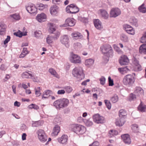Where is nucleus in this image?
<instances>
[{
	"label": "nucleus",
	"instance_id": "f257e3e1",
	"mask_svg": "<svg viewBox=\"0 0 146 146\" xmlns=\"http://www.w3.org/2000/svg\"><path fill=\"white\" fill-rule=\"evenodd\" d=\"M100 49L104 53L103 58L105 62H107L109 60V57L113 56V53L112 47L109 44L104 45L101 46Z\"/></svg>",
	"mask_w": 146,
	"mask_h": 146
},
{
	"label": "nucleus",
	"instance_id": "f03ea898",
	"mask_svg": "<svg viewBox=\"0 0 146 146\" xmlns=\"http://www.w3.org/2000/svg\"><path fill=\"white\" fill-rule=\"evenodd\" d=\"M69 103V101L67 99L61 98L55 101L53 106L57 109L60 110L67 107Z\"/></svg>",
	"mask_w": 146,
	"mask_h": 146
},
{
	"label": "nucleus",
	"instance_id": "7ed1b4c3",
	"mask_svg": "<svg viewBox=\"0 0 146 146\" xmlns=\"http://www.w3.org/2000/svg\"><path fill=\"white\" fill-rule=\"evenodd\" d=\"M72 74L73 76L76 78L78 80L80 81L85 77L83 68L80 66L75 67L72 71Z\"/></svg>",
	"mask_w": 146,
	"mask_h": 146
},
{
	"label": "nucleus",
	"instance_id": "20e7f679",
	"mask_svg": "<svg viewBox=\"0 0 146 146\" xmlns=\"http://www.w3.org/2000/svg\"><path fill=\"white\" fill-rule=\"evenodd\" d=\"M134 77L131 74H129L125 76L123 79V84L128 87L131 86L135 82Z\"/></svg>",
	"mask_w": 146,
	"mask_h": 146
},
{
	"label": "nucleus",
	"instance_id": "39448f33",
	"mask_svg": "<svg viewBox=\"0 0 146 146\" xmlns=\"http://www.w3.org/2000/svg\"><path fill=\"white\" fill-rule=\"evenodd\" d=\"M71 127L74 132L78 134H83L86 131L85 127L80 125L73 124L72 125Z\"/></svg>",
	"mask_w": 146,
	"mask_h": 146
},
{
	"label": "nucleus",
	"instance_id": "423d86ee",
	"mask_svg": "<svg viewBox=\"0 0 146 146\" xmlns=\"http://www.w3.org/2000/svg\"><path fill=\"white\" fill-rule=\"evenodd\" d=\"M36 134L39 140L41 142H45L47 140V137L44 131L40 129L37 131Z\"/></svg>",
	"mask_w": 146,
	"mask_h": 146
},
{
	"label": "nucleus",
	"instance_id": "0eeeda50",
	"mask_svg": "<svg viewBox=\"0 0 146 146\" xmlns=\"http://www.w3.org/2000/svg\"><path fill=\"white\" fill-rule=\"evenodd\" d=\"M69 59L70 61L74 63H80L81 60L80 57L77 55L71 53Z\"/></svg>",
	"mask_w": 146,
	"mask_h": 146
},
{
	"label": "nucleus",
	"instance_id": "6e6552de",
	"mask_svg": "<svg viewBox=\"0 0 146 146\" xmlns=\"http://www.w3.org/2000/svg\"><path fill=\"white\" fill-rule=\"evenodd\" d=\"M51 26L50 27L49 29V32L51 33H52L53 35H52L54 39H57L59 37L60 33L56 31L55 28L52 26V24H50Z\"/></svg>",
	"mask_w": 146,
	"mask_h": 146
},
{
	"label": "nucleus",
	"instance_id": "1a4fd4ad",
	"mask_svg": "<svg viewBox=\"0 0 146 146\" xmlns=\"http://www.w3.org/2000/svg\"><path fill=\"white\" fill-rule=\"evenodd\" d=\"M93 118L94 121L97 123H102L104 121V118L103 117L100 116L98 114L93 115Z\"/></svg>",
	"mask_w": 146,
	"mask_h": 146
},
{
	"label": "nucleus",
	"instance_id": "9d476101",
	"mask_svg": "<svg viewBox=\"0 0 146 146\" xmlns=\"http://www.w3.org/2000/svg\"><path fill=\"white\" fill-rule=\"evenodd\" d=\"M121 13L120 10L118 8H113L111 9L110 12V17H116Z\"/></svg>",
	"mask_w": 146,
	"mask_h": 146
},
{
	"label": "nucleus",
	"instance_id": "9b49d317",
	"mask_svg": "<svg viewBox=\"0 0 146 146\" xmlns=\"http://www.w3.org/2000/svg\"><path fill=\"white\" fill-rule=\"evenodd\" d=\"M75 24V21L73 19L68 18L66 19L65 23L61 25V26L65 27L67 26L72 27Z\"/></svg>",
	"mask_w": 146,
	"mask_h": 146
},
{
	"label": "nucleus",
	"instance_id": "f8f14e48",
	"mask_svg": "<svg viewBox=\"0 0 146 146\" xmlns=\"http://www.w3.org/2000/svg\"><path fill=\"white\" fill-rule=\"evenodd\" d=\"M27 11L31 13H34L37 11V9L35 6L33 4H29L26 6Z\"/></svg>",
	"mask_w": 146,
	"mask_h": 146
},
{
	"label": "nucleus",
	"instance_id": "ddd939ff",
	"mask_svg": "<svg viewBox=\"0 0 146 146\" xmlns=\"http://www.w3.org/2000/svg\"><path fill=\"white\" fill-rule=\"evenodd\" d=\"M133 92L137 97H142L144 95V91L143 89L139 87H136Z\"/></svg>",
	"mask_w": 146,
	"mask_h": 146
},
{
	"label": "nucleus",
	"instance_id": "4468645a",
	"mask_svg": "<svg viewBox=\"0 0 146 146\" xmlns=\"http://www.w3.org/2000/svg\"><path fill=\"white\" fill-rule=\"evenodd\" d=\"M60 41L61 43L67 47L69 46V38L67 35H64L60 38Z\"/></svg>",
	"mask_w": 146,
	"mask_h": 146
},
{
	"label": "nucleus",
	"instance_id": "2eb2a0df",
	"mask_svg": "<svg viewBox=\"0 0 146 146\" xmlns=\"http://www.w3.org/2000/svg\"><path fill=\"white\" fill-rule=\"evenodd\" d=\"M123 28L128 33L131 35H134L135 34V32L134 29L130 25L125 24L123 26Z\"/></svg>",
	"mask_w": 146,
	"mask_h": 146
},
{
	"label": "nucleus",
	"instance_id": "dca6fc26",
	"mask_svg": "<svg viewBox=\"0 0 146 146\" xmlns=\"http://www.w3.org/2000/svg\"><path fill=\"white\" fill-rule=\"evenodd\" d=\"M129 60L127 56L125 55L122 56L119 60V62L121 65H126L129 62Z\"/></svg>",
	"mask_w": 146,
	"mask_h": 146
},
{
	"label": "nucleus",
	"instance_id": "f3484780",
	"mask_svg": "<svg viewBox=\"0 0 146 146\" xmlns=\"http://www.w3.org/2000/svg\"><path fill=\"white\" fill-rule=\"evenodd\" d=\"M121 137L122 140L126 144H130L131 143L130 137L128 134H125L121 135Z\"/></svg>",
	"mask_w": 146,
	"mask_h": 146
},
{
	"label": "nucleus",
	"instance_id": "a211bd4d",
	"mask_svg": "<svg viewBox=\"0 0 146 146\" xmlns=\"http://www.w3.org/2000/svg\"><path fill=\"white\" fill-rule=\"evenodd\" d=\"M72 38L75 39H83V36L79 32L74 31L71 34Z\"/></svg>",
	"mask_w": 146,
	"mask_h": 146
},
{
	"label": "nucleus",
	"instance_id": "6ab92c4d",
	"mask_svg": "<svg viewBox=\"0 0 146 146\" xmlns=\"http://www.w3.org/2000/svg\"><path fill=\"white\" fill-rule=\"evenodd\" d=\"M125 122V120L124 117H119V118L116 119L115 123L116 126H122L124 124Z\"/></svg>",
	"mask_w": 146,
	"mask_h": 146
},
{
	"label": "nucleus",
	"instance_id": "aec40b11",
	"mask_svg": "<svg viewBox=\"0 0 146 146\" xmlns=\"http://www.w3.org/2000/svg\"><path fill=\"white\" fill-rule=\"evenodd\" d=\"M98 14L104 19H107L109 17V14L107 11L104 9H100L98 11Z\"/></svg>",
	"mask_w": 146,
	"mask_h": 146
},
{
	"label": "nucleus",
	"instance_id": "412c9836",
	"mask_svg": "<svg viewBox=\"0 0 146 146\" xmlns=\"http://www.w3.org/2000/svg\"><path fill=\"white\" fill-rule=\"evenodd\" d=\"M46 18V14L43 13L38 14L36 17V19L39 22H42L45 21Z\"/></svg>",
	"mask_w": 146,
	"mask_h": 146
},
{
	"label": "nucleus",
	"instance_id": "4be33fe9",
	"mask_svg": "<svg viewBox=\"0 0 146 146\" xmlns=\"http://www.w3.org/2000/svg\"><path fill=\"white\" fill-rule=\"evenodd\" d=\"M58 7L56 5H53L50 9V13L52 15H56L58 11Z\"/></svg>",
	"mask_w": 146,
	"mask_h": 146
},
{
	"label": "nucleus",
	"instance_id": "5701e85b",
	"mask_svg": "<svg viewBox=\"0 0 146 146\" xmlns=\"http://www.w3.org/2000/svg\"><path fill=\"white\" fill-rule=\"evenodd\" d=\"M94 24L96 28L100 30L103 28L101 22L98 19H96L94 20Z\"/></svg>",
	"mask_w": 146,
	"mask_h": 146
},
{
	"label": "nucleus",
	"instance_id": "b1692460",
	"mask_svg": "<svg viewBox=\"0 0 146 146\" xmlns=\"http://www.w3.org/2000/svg\"><path fill=\"white\" fill-rule=\"evenodd\" d=\"M68 137L67 135H63L61 137L58 138V142L62 144H66L67 141Z\"/></svg>",
	"mask_w": 146,
	"mask_h": 146
},
{
	"label": "nucleus",
	"instance_id": "393cba45",
	"mask_svg": "<svg viewBox=\"0 0 146 146\" xmlns=\"http://www.w3.org/2000/svg\"><path fill=\"white\" fill-rule=\"evenodd\" d=\"M60 131V127L58 125H56L54 127L53 132L51 133L52 136H57Z\"/></svg>",
	"mask_w": 146,
	"mask_h": 146
},
{
	"label": "nucleus",
	"instance_id": "a878e982",
	"mask_svg": "<svg viewBox=\"0 0 146 146\" xmlns=\"http://www.w3.org/2000/svg\"><path fill=\"white\" fill-rule=\"evenodd\" d=\"M133 63L135 66V68H137L138 71H140L141 70V67L139 64V61L135 58L133 59Z\"/></svg>",
	"mask_w": 146,
	"mask_h": 146
},
{
	"label": "nucleus",
	"instance_id": "bb28decb",
	"mask_svg": "<svg viewBox=\"0 0 146 146\" xmlns=\"http://www.w3.org/2000/svg\"><path fill=\"white\" fill-rule=\"evenodd\" d=\"M6 25L3 23H0V34L3 35L5 34Z\"/></svg>",
	"mask_w": 146,
	"mask_h": 146
},
{
	"label": "nucleus",
	"instance_id": "cd10ccee",
	"mask_svg": "<svg viewBox=\"0 0 146 146\" xmlns=\"http://www.w3.org/2000/svg\"><path fill=\"white\" fill-rule=\"evenodd\" d=\"M139 52L141 54H146V44H143L140 46Z\"/></svg>",
	"mask_w": 146,
	"mask_h": 146
},
{
	"label": "nucleus",
	"instance_id": "c85d7f7f",
	"mask_svg": "<svg viewBox=\"0 0 146 146\" xmlns=\"http://www.w3.org/2000/svg\"><path fill=\"white\" fill-rule=\"evenodd\" d=\"M52 92L49 90L45 91L43 93L42 97V99L47 98L49 97L52 94Z\"/></svg>",
	"mask_w": 146,
	"mask_h": 146
},
{
	"label": "nucleus",
	"instance_id": "c756f323",
	"mask_svg": "<svg viewBox=\"0 0 146 146\" xmlns=\"http://www.w3.org/2000/svg\"><path fill=\"white\" fill-rule=\"evenodd\" d=\"M129 22L132 24V25L137 27L138 26V24L137 23V20L134 17H132L129 20Z\"/></svg>",
	"mask_w": 146,
	"mask_h": 146
},
{
	"label": "nucleus",
	"instance_id": "7c9ffc66",
	"mask_svg": "<svg viewBox=\"0 0 146 146\" xmlns=\"http://www.w3.org/2000/svg\"><path fill=\"white\" fill-rule=\"evenodd\" d=\"M72 5L71 7V11L72 14H75L78 12L79 11V8L73 4H71Z\"/></svg>",
	"mask_w": 146,
	"mask_h": 146
},
{
	"label": "nucleus",
	"instance_id": "2f4dec72",
	"mask_svg": "<svg viewBox=\"0 0 146 146\" xmlns=\"http://www.w3.org/2000/svg\"><path fill=\"white\" fill-rule=\"evenodd\" d=\"M127 115V113L125 110L121 109L119 111V116L120 117H124L125 119Z\"/></svg>",
	"mask_w": 146,
	"mask_h": 146
},
{
	"label": "nucleus",
	"instance_id": "473e14b6",
	"mask_svg": "<svg viewBox=\"0 0 146 146\" xmlns=\"http://www.w3.org/2000/svg\"><path fill=\"white\" fill-rule=\"evenodd\" d=\"M138 110L142 112H146V105L143 104L141 102L138 107Z\"/></svg>",
	"mask_w": 146,
	"mask_h": 146
},
{
	"label": "nucleus",
	"instance_id": "72a5a7b5",
	"mask_svg": "<svg viewBox=\"0 0 146 146\" xmlns=\"http://www.w3.org/2000/svg\"><path fill=\"white\" fill-rule=\"evenodd\" d=\"M138 9L140 12L143 13H146V6L144 3L139 6Z\"/></svg>",
	"mask_w": 146,
	"mask_h": 146
},
{
	"label": "nucleus",
	"instance_id": "f704fd0d",
	"mask_svg": "<svg viewBox=\"0 0 146 146\" xmlns=\"http://www.w3.org/2000/svg\"><path fill=\"white\" fill-rule=\"evenodd\" d=\"M94 60L92 59H89L86 60L85 61V64L88 67H90L94 63Z\"/></svg>",
	"mask_w": 146,
	"mask_h": 146
},
{
	"label": "nucleus",
	"instance_id": "c9c22d12",
	"mask_svg": "<svg viewBox=\"0 0 146 146\" xmlns=\"http://www.w3.org/2000/svg\"><path fill=\"white\" fill-rule=\"evenodd\" d=\"M22 77L23 78H31L33 76L31 74L29 73L28 72H25L22 73Z\"/></svg>",
	"mask_w": 146,
	"mask_h": 146
},
{
	"label": "nucleus",
	"instance_id": "e433bc0d",
	"mask_svg": "<svg viewBox=\"0 0 146 146\" xmlns=\"http://www.w3.org/2000/svg\"><path fill=\"white\" fill-rule=\"evenodd\" d=\"M118 70L121 74H124L126 73L129 70L127 67H126L124 68H119Z\"/></svg>",
	"mask_w": 146,
	"mask_h": 146
},
{
	"label": "nucleus",
	"instance_id": "4c0bfd02",
	"mask_svg": "<svg viewBox=\"0 0 146 146\" xmlns=\"http://www.w3.org/2000/svg\"><path fill=\"white\" fill-rule=\"evenodd\" d=\"M121 40L124 42H128L129 39L128 36L125 35L123 34L121 35Z\"/></svg>",
	"mask_w": 146,
	"mask_h": 146
},
{
	"label": "nucleus",
	"instance_id": "58836bf2",
	"mask_svg": "<svg viewBox=\"0 0 146 146\" xmlns=\"http://www.w3.org/2000/svg\"><path fill=\"white\" fill-rule=\"evenodd\" d=\"M109 136L110 137H111L113 136L114 135H116L118 134V132L117 131L112 130H111L109 132Z\"/></svg>",
	"mask_w": 146,
	"mask_h": 146
},
{
	"label": "nucleus",
	"instance_id": "ea45409f",
	"mask_svg": "<svg viewBox=\"0 0 146 146\" xmlns=\"http://www.w3.org/2000/svg\"><path fill=\"white\" fill-rule=\"evenodd\" d=\"M139 41L141 43L146 42V32L143 33L142 36L140 38Z\"/></svg>",
	"mask_w": 146,
	"mask_h": 146
},
{
	"label": "nucleus",
	"instance_id": "a19ab883",
	"mask_svg": "<svg viewBox=\"0 0 146 146\" xmlns=\"http://www.w3.org/2000/svg\"><path fill=\"white\" fill-rule=\"evenodd\" d=\"M84 122L85 123L86 126L88 127H90L93 125L92 122L90 120V119L84 120Z\"/></svg>",
	"mask_w": 146,
	"mask_h": 146
},
{
	"label": "nucleus",
	"instance_id": "79ce46f5",
	"mask_svg": "<svg viewBox=\"0 0 146 146\" xmlns=\"http://www.w3.org/2000/svg\"><path fill=\"white\" fill-rule=\"evenodd\" d=\"M137 97L135 95V94L133 93H131L129 95V101L132 100H136Z\"/></svg>",
	"mask_w": 146,
	"mask_h": 146
},
{
	"label": "nucleus",
	"instance_id": "37998d69",
	"mask_svg": "<svg viewBox=\"0 0 146 146\" xmlns=\"http://www.w3.org/2000/svg\"><path fill=\"white\" fill-rule=\"evenodd\" d=\"M132 129L133 131L135 133L138 132L139 130L138 125L136 124H134L132 125Z\"/></svg>",
	"mask_w": 146,
	"mask_h": 146
},
{
	"label": "nucleus",
	"instance_id": "c03bdc74",
	"mask_svg": "<svg viewBox=\"0 0 146 146\" xmlns=\"http://www.w3.org/2000/svg\"><path fill=\"white\" fill-rule=\"evenodd\" d=\"M14 35H16L17 36H18L19 37H21L23 36L26 35V33H23L19 30V31L17 32L14 33Z\"/></svg>",
	"mask_w": 146,
	"mask_h": 146
},
{
	"label": "nucleus",
	"instance_id": "a18cd8bd",
	"mask_svg": "<svg viewBox=\"0 0 146 146\" xmlns=\"http://www.w3.org/2000/svg\"><path fill=\"white\" fill-rule=\"evenodd\" d=\"M111 100L113 103L116 102L118 100V97L117 95L115 94L111 98Z\"/></svg>",
	"mask_w": 146,
	"mask_h": 146
},
{
	"label": "nucleus",
	"instance_id": "49530a36",
	"mask_svg": "<svg viewBox=\"0 0 146 146\" xmlns=\"http://www.w3.org/2000/svg\"><path fill=\"white\" fill-rule=\"evenodd\" d=\"M64 89L66 92L67 93H69L72 92V88L70 86H66L64 87Z\"/></svg>",
	"mask_w": 146,
	"mask_h": 146
},
{
	"label": "nucleus",
	"instance_id": "de8ad7c7",
	"mask_svg": "<svg viewBox=\"0 0 146 146\" xmlns=\"http://www.w3.org/2000/svg\"><path fill=\"white\" fill-rule=\"evenodd\" d=\"M35 94L37 96H39L41 94L40 91L41 89L40 87H38L37 88H35Z\"/></svg>",
	"mask_w": 146,
	"mask_h": 146
},
{
	"label": "nucleus",
	"instance_id": "09e8293b",
	"mask_svg": "<svg viewBox=\"0 0 146 146\" xmlns=\"http://www.w3.org/2000/svg\"><path fill=\"white\" fill-rule=\"evenodd\" d=\"M104 101L107 108L109 110L110 109L111 107V104L110 101L107 100H105Z\"/></svg>",
	"mask_w": 146,
	"mask_h": 146
},
{
	"label": "nucleus",
	"instance_id": "8fccbe9b",
	"mask_svg": "<svg viewBox=\"0 0 146 146\" xmlns=\"http://www.w3.org/2000/svg\"><path fill=\"white\" fill-rule=\"evenodd\" d=\"M42 33L41 31H36L35 32V36L36 37L39 38L42 35Z\"/></svg>",
	"mask_w": 146,
	"mask_h": 146
},
{
	"label": "nucleus",
	"instance_id": "3c124183",
	"mask_svg": "<svg viewBox=\"0 0 146 146\" xmlns=\"http://www.w3.org/2000/svg\"><path fill=\"white\" fill-rule=\"evenodd\" d=\"M38 8L40 10H43L47 6L44 5L41 3L37 5Z\"/></svg>",
	"mask_w": 146,
	"mask_h": 146
},
{
	"label": "nucleus",
	"instance_id": "603ef678",
	"mask_svg": "<svg viewBox=\"0 0 146 146\" xmlns=\"http://www.w3.org/2000/svg\"><path fill=\"white\" fill-rule=\"evenodd\" d=\"M53 39H54L52 36H48L46 38L47 42L48 44L52 43Z\"/></svg>",
	"mask_w": 146,
	"mask_h": 146
},
{
	"label": "nucleus",
	"instance_id": "864d4df0",
	"mask_svg": "<svg viewBox=\"0 0 146 146\" xmlns=\"http://www.w3.org/2000/svg\"><path fill=\"white\" fill-rule=\"evenodd\" d=\"M49 71L51 74L57 77V74L55 70L52 68H50L49 69Z\"/></svg>",
	"mask_w": 146,
	"mask_h": 146
},
{
	"label": "nucleus",
	"instance_id": "5fc2aeb1",
	"mask_svg": "<svg viewBox=\"0 0 146 146\" xmlns=\"http://www.w3.org/2000/svg\"><path fill=\"white\" fill-rule=\"evenodd\" d=\"M101 84L104 85L105 84L106 82V78L104 76H102L99 80Z\"/></svg>",
	"mask_w": 146,
	"mask_h": 146
},
{
	"label": "nucleus",
	"instance_id": "6e6d98bb",
	"mask_svg": "<svg viewBox=\"0 0 146 146\" xmlns=\"http://www.w3.org/2000/svg\"><path fill=\"white\" fill-rule=\"evenodd\" d=\"M108 79L109 86H113L114 84L113 80L111 79V77L110 76H109L108 77Z\"/></svg>",
	"mask_w": 146,
	"mask_h": 146
},
{
	"label": "nucleus",
	"instance_id": "4d7b16f0",
	"mask_svg": "<svg viewBox=\"0 0 146 146\" xmlns=\"http://www.w3.org/2000/svg\"><path fill=\"white\" fill-rule=\"evenodd\" d=\"M12 17L16 20H18L20 19V16L18 14H14L12 15Z\"/></svg>",
	"mask_w": 146,
	"mask_h": 146
},
{
	"label": "nucleus",
	"instance_id": "13d9d810",
	"mask_svg": "<svg viewBox=\"0 0 146 146\" xmlns=\"http://www.w3.org/2000/svg\"><path fill=\"white\" fill-rule=\"evenodd\" d=\"M40 125V122L39 121H36L33 123L32 124V126L33 127H37Z\"/></svg>",
	"mask_w": 146,
	"mask_h": 146
},
{
	"label": "nucleus",
	"instance_id": "bf43d9fd",
	"mask_svg": "<svg viewBox=\"0 0 146 146\" xmlns=\"http://www.w3.org/2000/svg\"><path fill=\"white\" fill-rule=\"evenodd\" d=\"M72 5H68L66 8V11L67 13H71V7L72 6Z\"/></svg>",
	"mask_w": 146,
	"mask_h": 146
},
{
	"label": "nucleus",
	"instance_id": "052dcab7",
	"mask_svg": "<svg viewBox=\"0 0 146 146\" xmlns=\"http://www.w3.org/2000/svg\"><path fill=\"white\" fill-rule=\"evenodd\" d=\"M65 93V91L64 90H58L57 94L58 95H62L64 94Z\"/></svg>",
	"mask_w": 146,
	"mask_h": 146
},
{
	"label": "nucleus",
	"instance_id": "680f3d73",
	"mask_svg": "<svg viewBox=\"0 0 146 146\" xmlns=\"http://www.w3.org/2000/svg\"><path fill=\"white\" fill-rule=\"evenodd\" d=\"M11 37L9 36H7V38L4 41V44H6L8 43V42L10 41V40Z\"/></svg>",
	"mask_w": 146,
	"mask_h": 146
},
{
	"label": "nucleus",
	"instance_id": "e2e57ef3",
	"mask_svg": "<svg viewBox=\"0 0 146 146\" xmlns=\"http://www.w3.org/2000/svg\"><path fill=\"white\" fill-rule=\"evenodd\" d=\"M7 68V67L4 64H1L0 67V70H5Z\"/></svg>",
	"mask_w": 146,
	"mask_h": 146
},
{
	"label": "nucleus",
	"instance_id": "0e129e2a",
	"mask_svg": "<svg viewBox=\"0 0 146 146\" xmlns=\"http://www.w3.org/2000/svg\"><path fill=\"white\" fill-rule=\"evenodd\" d=\"M99 143L97 141L94 142L92 144L90 145L89 146H99Z\"/></svg>",
	"mask_w": 146,
	"mask_h": 146
},
{
	"label": "nucleus",
	"instance_id": "69168bd1",
	"mask_svg": "<svg viewBox=\"0 0 146 146\" xmlns=\"http://www.w3.org/2000/svg\"><path fill=\"white\" fill-rule=\"evenodd\" d=\"M22 52L24 54H26L27 55L29 53L26 48H24Z\"/></svg>",
	"mask_w": 146,
	"mask_h": 146
},
{
	"label": "nucleus",
	"instance_id": "338daca9",
	"mask_svg": "<svg viewBox=\"0 0 146 146\" xmlns=\"http://www.w3.org/2000/svg\"><path fill=\"white\" fill-rule=\"evenodd\" d=\"M89 81H90L89 79H87V80L82 82L81 83V84L82 85H84V86H86L87 85V82H88Z\"/></svg>",
	"mask_w": 146,
	"mask_h": 146
},
{
	"label": "nucleus",
	"instance_id": "774afa93",
	"mask_svg": "<svg viewBox=\"0 0 146 146\" xmlns=\"http://www.w3.org/2000/svg\"><path fill=\"white\" fill-rule=\"evenodd\" d=\"M85 119H84L83 118L81 117H79L78 118V121H79L80 123H81L83 121H84V120H85Z\"/></svg>",
	"mask_w": 146,
	"mask_h": 146
}]
</instances>
